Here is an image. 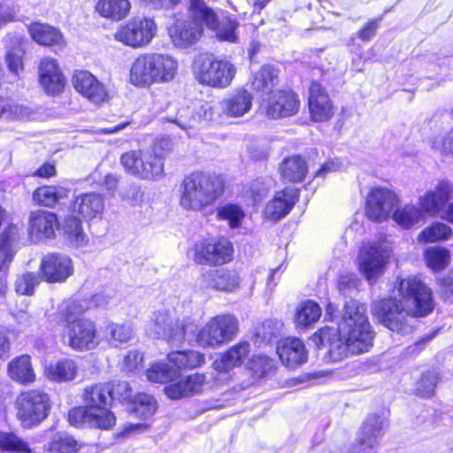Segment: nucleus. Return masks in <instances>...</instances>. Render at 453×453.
Returning <instances> with one entry per match:
<instances>
[{"instance_id": "obj_1", "label": "nucleus", "mask_w": 453, "mask_h": 453, "mask_svg": "<svg viewBox=\"0 0 453 453\" xmlns=\"http://www.w3.org/2000/svg\"><path fill=\"white\" fill-rule=\"evenodd\" d=\"M375 335L365 304L357 299H349L343 304L337 328L322 326L310 339L319 349L327 344L328 359L339 362L349 356L369 352L373 347Z\"/></svg>"}, {"instance_id": "obj_2", "label": "nucleus", "mask_w": 453, "mask_h": 453, "mask_svg": "<svg viewBox=\"0 0 453 453\" xmlns=\"http://www.w3.org/2000/svg\"><path fill=\"white\" fill-rule=\"evenodd\" d=\"M399 297L384 296L372 303V314L392 332L405 334L414 329L413 319L426 318L435 308L433 290L417 276L396 279Z\"/></svg>"}, {"instance_id": "obj_3", "label": "nucleus", "mask_w": 453, "mask_h": 453, "mask_svg": "<svg viewBox=\"0 0 453 453\" xmlns=\"http://www.w3.org/2000/svg\"><path fill=\"white\" fill-rule=\"evenodd\" d=\"M225 191L226 180L222 174L194 171L181 180L179 203L186 211L202 212L214 205Z\"/></svg>"}, {"instance_id": "obj_4", "label": "nucleus", "mask_w": 453, "mask_h": 453, "mask_svg": "<svg viewBox=\"0 0 453 453\" xmlns=\"http://www.w3.org/2000/svg\"><path fill=\"white\" fill-rule=\"evenodd\" d=\"M84 405L76 406L67 413L68 422L74 426L85 423L101 430H110L116 424V417L111 411V396L109 383H95L84 388Z\"/></svg>"}, {"instance_id": "obj_5", "label": "nucleus", "mask_w": 453, "mask_h": 453, "mask_svg": "<svg viewBox=\"0 0 453 453\" xmlns=\"http://www.w3.org/2000/svg\"><path fill=\"white\" fill-rule=\"evenodd\" d=\"M81 315V307L74 301H65L53 313L52 322L62 326V338L67 339V346L75 351H87L98 344L96 323Z\"/></svg>"}, {"instance_id": "obj_6", "label": "nucleus", "mask_w": 453, "mask_h": 453, "mask_svg": "<svg viewBox=\"0 0 453 453\" xmlns=\"http://www.w3.org/2000/svg\"><path fill=\"white\" fill-rule=\"evenodd\" d=\"M178 67L177 60L168 54L142 53L131 65L129 81L137 88H150L153 84L167 83L175 78Z\"/></svg>"}, {"instance_id": "obj_7", "label": "nucleus", "mask_w": 453, "mask_h": 453, "mask_svg": "<svg viewBox=\"0 0 453 453\" xmlns=\"http://www.w3.org/2000/svg\"><path fill=\"white\" fill-rule=\"evenodd\" d=\"M167 142L159 141L149 149H135L123 152L119 162L127 174L141 180L156 181L165 175V161L169 151Z\"/></svg>"}, {"instance_id": "obj_8", "label": "nucleus", "mask_w": 453, "mask_h": 453, "mask_svg": "<svg viewBox=\"0 0 453 453\" xmlns=\"http://www.w3.org/2000/svg\"><path fill=\"white\" fill-rule=\"evenodd\" d=\"M192 73L200 85L224 89L231 86L236 75V67L226 58L206 53L194 61Z\"/></svg>"}, {"instance_id": "obj_9", "label": "nucleus", "mask_w": 453, "mask_h": 453, "mask_svg": "<svg viewBox=\"0 0 453 453\" xmlns=\"http://www.w3.org/2000/svg\"><path fill=\"white\" fill-rule=\"evenodd\" d=\"M188 252L195 265L211 268L232 263L235 250L228 237L207 235L195 241Z\"/></svg>"}, {"instance_id": "obj_10", "label": "nucleus", "mask_w": 453, "mask_h": 453, "mask_svg": "<svg viewBox=\"0 0 453 453\" xmlns=\"http://www.w3.org/2000/svg\"><path fill=\"white\" fill-rule=\"evenodd\" d=\"M52 406L50 395L39 388L21 391L14 402L15 417L26 430L39 426L50 415Z\"/></svg>"}, {"instance_id": "obj_11", "label": "nucleus", "mask_w": 453, "mask_h": 453, "mask_svg": "<svg viewBox=\"0 0 453 453\" xmlns=\"http://www.w3.org/2000/svg\"><path fill=\"white\" fill-rule=\"evenodd\" d=\"M239 321L232 313L211 317L195 334L196 345L202 349H219L234 341L239 333Z\"/></svg>"}, {"instance_id": "obj_12", "label": "nucleus", "mask_w": 453, "mask_h": 453, "mask_svg": "<svg viewBox=\"0 0 453 453\" xmlns=\"http://www.w3.org/2000/svg\"><path fill=\"white\" fill-rule=\"evenodd\" d=\"M157 26L153 18L134 16L118 27L113 36L124 46L141 49L155 38Z\"/></svg>"}, {"instance_id": "obj_13", "label": "nucleus", "mask_w": 453, "mask_h": 453, "mask_svg": "<svg viewBox=\"0 0 453 453\" xmlns=\"http://www.w3.org/2000/svg\"><path fill=\"white\" fill-rule=\"evenodd\" d=\"M260 106L269 119H280L296 115L300 111L301 100L296 90L284 87L264 97Z\"/></svg>"}, {"instance_id": "obj_14", "label": "nucleus", "mask_w": 453, "mask_h": 453, "mask_svg": "<svg viewBox=\"0 0 453 453\" xmlns=\"http://www.w3.org/2000/svg\"><path fill=\"white\" fill-rule=\"evenodd\" d=\"M306 107L312 123H328L337 112V106L330 93L319 80L311 81L308 87Z\"/></svg>"}, {"instance_id": "obj_15", "label": "nucleus", "mask_w": 453, "mask_h": 453, "mask_svg": "<svg viewBox=\"0 0 453 453\" xmlns=\"http://www.w3.org/2000/svg\"><path fill=\"white\" fill-rule=\"evenodd\" d=\"M399 203V197L393 190L385 187H372L365 197V215L372 222L381 223L391 217Z\"/></svg>"}, {"instance_id": "obj_16", "label": "nucleus", "mask_w": 453, "mask_h": 453, "mask_svg": "<svg viewBox=\"0 0 453 453\" xmlns=\"http://www.w3.org/2000/svg\"><path fill=\"white\" fill-rule=\"evenodd\" d=\"M38 273L43 282L64 283L74 273L73 259L61 252H49L41 258Z\"/></svg>"}, {"instance_id": "obj_17", "label": "nucleus", "mask_w": 453, "mask_h": 453, "mask_svg": "<svg viewBox=\"0 0 453 453\" xmlns=\"http://www.w3.org/2000/svg\"><path fill=\"white\" fill-rule=\"evenodd\" d=\"M203 24L202 19H195L191 15L186 19H176L168 27V35L175 47L187 49L200 40Z\"/></svg>"}, {"instance_id": "obj_18", "label": "nucleus", "mask_w": 453, "mask_h": 453, "mask_svg": "<svg viewBox=\"0 0 453 453\" xmlns=\"http://www.w3.org/2000/svg\"><path fill=\"white\" fill-rule=\"evenodd\" d=\"M453 197V184L448 179L439 180L434 188L426 190L418 199V205L425 215H441Z\"/></svg>"}, {"instance_id": "obj_19", "label": "nucleus", "mask_w": 453, "mask_h": 453, "mask_svg": "<svg viewBox=\"0 0 453 453\" xmlns=\"http://www.w3.org/2000/svg\"><path fill=\"white\" fill-rule=\"evenodd\" d=\"M208 383L207 375L204 372H192L180 376L165 386L163 391L171 400L190 398L203 394Z\"/></svg>"}, {"instance_id": "obj_20", "label": "nucleus", "mask_w": 453, "mask_h": 453, "mask_svg": "<svg viewBox=\"0 0 453 453\" xmlns=\"http://www.w3.org/2000/svg\"><path fill=\"white\" fill-rule=\"evenodd\" d=\"M72 84L80 95L96 104H101L109 98L104 85L88 70L73 71Z\"/></svg>"}, {"instance_id": "obj_21", "label": "nucleus", "mask_w": 453, "mask_h": 453, "mask_svg": "<svg viewBox=\"0 0 453 453\" xmlns=\"http://www.w3.org/2000/svg\"><path fill=\"white\" fill-rule=\"evenodd\" d=\"M38 81L43 91L49 96H56L64 91L65 78L55 58L44 57L40 60Z\"/></svg>"}, {"instance_id": "obj_22", "label": "nucleus", "mask_w": 453, "mask_h": 453, "mask_svg": "<svg viewBox=\"0 0 453 453\" xmlns=\"http://www.w3.org/2000/svg\"><path fill=\"white\" fill-rule=\"evenodd\" d=\"M383 436L382 423L379 417L368 418L361 425L357 437L352 444L353 453H375Z\"/></svg>"}, {"instance_id": "obj_23", "label": "nucleus", "mask_w": 453, "mask_h": 453, "mask_svg": "<svg viewBox=\"0 0 453 453\" xmlns=\"http://www.w3.org/2000/svg\"><path fill=\"white\" fill-rule=\"evenodd\" d=\"M276 353L281 364L289 370H296L308 360V350L298 337L288 336L277 342Z\"/></svg>"}, {"instance_id": "obj_24", "label": "nucleus", "mask_w": 453, "mask_h": 453, "mask_svg": "<svg viewBox=\"0 0 453 453\" xmlns=\"http://www.w3.org/2000/svg\"><path fill=\"white\" fill-rule=\"evenodd\" d=\"M280 82V68L273 64L265 63L251 74L248 84L255 95L264 98L276 90Z\"/></svg>"}, {"instance_id": "obj_25", "label": "nucleus", "mask_w": 453, "mask_h": 453, "mask_svg": "<svg viewBox=\"0 0 453 453\" xmlns=\"http://www.w3.org/2000/svg\"><path fill=\"white\" fill-rule=\"evenodd\" d=\"M299 193V188L291 187H285L275 192L264 210L265 217L273 221H279L286 217L298 202Z\"/></svg>"}, {"instance_id": "obj_26", "label": "nucleus", "mask_w": 453, "mask_h": 453, "mask_svg": "<svg viewBox=\"0 0 453 453\" xmlns=\"http://www.w3.org/2000/svg\"><path fill=\"white\" fill-rule=\"evenodd\" d=\"M388 261L376 244L364 247L359 253V271L365 279L373 282L383 273Z\"/></svg>"}, {"instance_id": "obj_27", "label": "nucleus", "mask_w": 453, "mask_h": 453, "mask_svg": "<svg viewBox=\"0 0 453 453\" xmlns=\"http://www.w3.org/2000/svg\"><path fill=\"white\" fill-rule=\"evenodd\" d=\"M250 344L242 340L232 345L212 363L213 369L219 373H227L234 368L242 366L249 359Z\"/></svg>"}, {"instance_id": "obj_28", "label": "nucleus", "mask_w": 453, "mask_h": 453, "mask_svg": "<svg viewBox=\"0 0 453 453\" xmlns=\"http://www.w3.org/2000/svg\"><path fill=\"white\" fill-rule=\"evenodd\" d=\"M69 209L71 213L84 220H91L103 214L104 199L101 194L96 192L81 193L73 196Z\"/></svg>"}, {"instance_id": "obj_29", "label": "nucleus", "mask_w": 453, "mask_h": 453, "mask_svg": "<svg viewBox=\"0 0 453 453\" xmlns=\"http://www.w3.org/2000/svg\"><path fill=\"white\" fill-rule=\"evenodd\" d=\"M207 270L202 274V280L209 288L233 292L240 287V276L236 270L218 266Z\"/></svg>"}, {"instance_id": "obj_30", "label": "nucleus", "mask_w": 453, "mask_h": 453, "mask_svg": "<svg viewBox=\"0 0 453 453\" xmlns=\"http://www.w3.org/2000/svg\"><path fill=\"white\" fill-rule=\"evenodd\" d=\"M58 226L55 212L41 210L32 211L28 220V234L37 240L51 239L55 237V230Z\"/></svg>"}, {"instance_id": "obj_31", "label": "nucleus", "mask_w": 453, "mask_h": 453, "mask_svg": "<svg viewBox=\"0 0 453 453\" xmlns=\"http://www.w3.org/2000/svg\"><path fill=\"white\" fill-rule=\"evenodd\" d=\"M79 372L77 361L70 357H60L43 366V376L51 382H70L76 379Z\"/></svg>"}, {"instance_id": "obj_32", "label": "nucleus", "mask_w": 453, "mask_h": 453, "mask_svg": "<svg viewBox=\"0 0 453 453\" xmlns=\"http://www.w3.org/2000/svg\"><path fill=\"white\" fill-rule=\"evenodd\" d=\"M253 96L244 87L237 88L221 103L222 114L228 118H239L248 113L252 107Z\"/></svg>"}, {"instance_id": "obj_33", "label": "nucleus", "mask_w": 453, "mask_h": 453, "mask_svg": "<svg viewBox=\"0 0 453 453\" xmlns=\"http://www.w3.org/2000/svg\"><path fill=\"white\" fill-rule=\"evenodd\" d=\"M166 361L174 372L192 371L201 368L206 363L205 354L192 349L172 350L166 355Z\"/></svg>"}, {"instance_id": "obj_34", "label": "nucleus", "mask_w": 453, "mask_h": 453, "mask_svg": "<svg viewBox=\"0 0 453 453\" xmlns=\"http://www.w3.org/2000/svg\"><path fill=\"white\" fill-rule=\"evenodd\" d=\"M32 41L43 47H56L65 44V39L59 28L41 21H32L27 26Z\"/></svg>"}, {"instance_id": "obj_35", "label": "nucleus", "mask_w": 453, "mask_h": 453, "mask_svg": "<svg viewBox=\"0 0 453 453\" xmlns=\"http://www.w3.org/2000/svg\"><path fill=\"white\" fill-rule=\"evenodd\" d=\"M308 172V164L300 154H294L285 157L279 165L280 179L288 183H300L303 181Z\"/></svg>"}, {"instance_id": "obj_36", "label": "nucleus", "mask_w": 453, "mask_h": 453, "mask_svg": "<svg viewBox=\"0 0 453 453\" xmlns=\"http://www.w3.org/2000/svg\"><path fill=\"white\" fill-rule=\"evenodd\" d=\"M154 323L155 326H158L155 333L161 335L166 342H184L186 341L188 324L185 321L160 315Z\"/></svg>"}, {"instance_id": "obj_37", "label": "nucleus", "mask_w": 453, "mask_h": 453, "mask_svg": "<svg viewBox=\"0 0 453 453\" xmlns=\"http://www.w3.org/2000/svg\"><path fill=\"white\" fill-rule=\"evenodd\" d=\"M7 372L12 380L21 385L31 384L36 380L31 357L27 354H22L11 360L8 364Z\"/></svg>"}, {"instance_id": "obj_38", "label": "nucleus", "mask_w": 453, "mask_h": 453, "mask_svg": "<svg viewBox=\"0 0 453 453\" xmlns=\"http://www.w3.org/2000/svg\"><path fill=\"white\" fill-rule=\"evenodd\" d=\"M95 10L98 15L111 21H121L130 13L129 0H97Z\"/></svg>"}, {"instance_id": "obj_39", "label": "nucleus", "mask_w": 453, "mask_h": 453, "mask_svg": "<svg viewBox=\"0 0 453 453\" xmlns=\"http://www.w3.org/2000/svg\"><path fill=\"white\" fill-rule=\"evenodd\" d=\"M69 193V188L65 187L43 185L33 191L32 197L38 205L54 208L60 200L66 199Z\"/></svg>"}, {"instance_id": "obj_40", "label": "nucleus", "mask_w": 453, "mask_h": 453, "mask_svg": "<svg viewBox=\"0 0 453 453\" xmlns=\"http://www.w3.org/2000/svg\"><path fill=\"white\" fill-rule=\"evenodd\" d=\"M19 230L15 224H8L0 234V271L8 267L13 258V242L19 241Z\"/></svg>"}, {"instance_id": "obj_41", "label": "nucleus", "mask_w": 453, "mask_h": 453, "mask_svg": "<svg viewBox=\"0 0 453 453\" xmlns=\"http://www.w3.org/2000/svg\"><path fill=\"white\" fill-rule=\"evenodd\" d=\"M425 216L423 211L420 210V206L407 203L401 207H395L391 218L402 228L410 229L418 225Z\"/></svg>"}, {"instance_id": "obj_42", "label": "nucleus", "mask_w": 453, "mask_h": 453, "mask_svg": "<svg viewBox=\"0 0 453 453\" xmlns=\"http://www.w3.org/2000/svg\"><path fill=\"white\" fill-rule=\"evenodd\" d=\"M452 233V228L448 224L434 221L419 232L417 240L421 243H435L448 241Z\"/></svg>"}, {"instance_id": "obj_43", "label": "nucleus", "mask_w": 453, "mask_h": 453, "mask_svg": "<svg viewBox=\"0 0 453 453\" xmlns=\"http://www.w3.org/2000/svg\"><path fill=\"white\" fill-rule=\"evenodd\" d=\"M0 452L2 453H35L29 443L17 432L0 430Z\"/></svg>"}, {"instance_id": "obj_44", "label": "nucleus", "mask_w": 453, "mask_h": 453, "mask_svg": "<svg viewBox=\"0 0 453 453\" xmlns=\"http://www.w3.org/2000/svg\"><path fill=\"white\" fill-rule=\"evenodd\" d=\"M426 265L434 273H439L447 268L451 260L450 251L441 246L426 248L423 252Z\"/></svg>"}, {"instance_id": "obj_45", "label": "nucleus", "mask_w": 453, "mask_h": 453, "mask_svg": "<svg viewBox=\"0 0 453 453\" xmlns=\"http://www.w3.org/2000/svg\"><path fill=\"white\" fill-rule=\"evenodd\" d=\"M63 231L72 244L82 247L88 242V238L82 227L81 218L70 212L64 219Z\"/></svg>"}, {"instance_id": "obj_46", "label": "nucleus", "mask_w": 453, "mask_h": 453, "mask_svg": "<svg viewBox=\"0 0 453 453\" xmlns=\"http://www.w3.org/2000/svg\"><path fill=\"white\" fill-rule=\"evenodd\" d=\"M320 316V306L314 301L306 300L296 308L295 323L297 327L308 328L316 323Z\"/></svg>"}, {"instance_id": "obj_47", "label": "nucleus", "mask_w": 453, "mask_h": 453, "mask_svg": "<svg viewBox=\"0 0 453 453\" xmlns=\"http://www.w3.org/2000/svg\"><path fill=\"white\" fill-rule=\"evenodd\" d=\"M188 11L191 17L202 19L208 28L211 30L219 28L218 15L212 8L206 4L204 0H190Z\"/></svg>"}, {"instance_id": "obj_48", "label": "nucleus", "mask_w": 453, "mask_h": 453, "mask_svg": "<svg viewBox=\"0 0 453 453\" xmlns=\"http://www.w3.org/2000/svg\"><path fill=\"white\" fill-rule=\"evenodd\" d=\"M129 404L132 405V411L136 417L142 419L151 418L157 409L155 397L143 392L136 393Z\"/></svg>"}, {"instance_id": "obj_49", "label": "nucleus", "mask_w": 453, "mask_h": 453, "mask_svg": "<svg viewBox=\"0 0 453 453\" xmlns=\"http://www.w3.org/2000/svg\"><path fill=\"white\" fill-rule=\"evenodd\" d=\"M439 374L434 370L423 372L415 384V395L422 398H431L435 395Z\"/></svg>"}, {"instance_id": "obj_50", "label": "nucleus", "mask_w": 453, "mask_h": 453, "mask_svg": "<svg viewBox=\"0 0 453 453\" xmlns=\"http://www.w3.org/2000/svg\"><path fill=\"white\" fill-rule=\"evenodd\" d=\"M249 368L252 376L263 379L275 374L277 366L275 361L265 355H254L250 360Z\"/></svg>"}, {"instance_id": "obj_51", "label": "nucleus", "mask_w": 453, "mask_h": 453, "mask_svg": "<svg viewBox=\"0 0 453 453\" xmlns=\"http://www.w3.org/2000/svg\"><path fill=\"white\" fill-rule=\"evenodd\" d=\"M216 217L219 220L227 221L231 229H236L242 226L245 213L239 204L229 203L217 209Z\"/></svg>"}, {"instance_id": "obj_52", "label": "nucleus", "mask_w": 453, "mask_h": 453, "mask_svg": "<svg viewBox=\"0 0 453 453\" xmlns=\"http://www.w3.org/2000/svg\"><path fill=\"white\" fill-rule=\"evenodd\" d=\"M174 369L167 362H154L146 370L147 380L152 383L169 384L173 382V375Z\"/></svg>"}, {"instance_id": "obj_53", "label": "nucleus", "mask_w": 453, "mask_h": 453, "mask_svg": "<svg viewBox=\"0 0 453 453\" xmlns=\"http://www.w3.org/2000/svg\"><path fill=\"white\" fill-rule=\"evenodd\" d=\"M42 281L39 273L26 272L16 278L14 288L19 296H31Z\"/></svg>"}, {"instance_id": "obj_54", "label": "nucleus", "mask_w": 453, "mask_h": 453, "mask_svg": "<svg viewBox=\"0 0 453 453\" xmlns=\"http://www.w3.org/2000/svg\"><path fill=\"white\" fill-rule=\"evenodd\" d=\"M109 342L114 346L127 343L133 336V329L127 324L110 323L106 326Z\"/></svg>"}, {"instance_id": "obj_55", "label": "nucleus", "mask_w": 453, "mask_h": 453, "mask_svg": "<svg viewBox=\"0 0 453 453\" xmlns=\"http://www.w3.org/2000/svg\"><path fill=\"white\" fill-rule=\"evenodd\" d=\"M108 383L112 400L116 399L120 403H130L134 398L133 388L128 381L113 380Z\"/></svg>"}, {"instance_id": "obj_56", "label": "nucleus", "mask_w": 453, "mask_h": 453, "mask_svg": "<svg viewBox=\"0 0 453 453\" xmlns=\"http://www.w3.org/2000/svg\"><path fill=\"white\" fill-rule=\"evenodd\" d=\"M254 204L260 203L269 194V188L262 181H252L248 189Z\"/></svg>"}, {"instance_id": "obj_57", "label": "nucleus", "mask_w": 453, "mask_h": 453, "mask_svg": "<svg viewBox=\"0 0 453 453\" xmlns=\"http://www.w3.org/2000/svg\"><path fill=\"white\" fill-rule=\"evenodd\" d=\"M143 356L138 350L128 351L123 359L124 368L127 372H135L142 367Z\"/></svg>"}, {"instance_id": "obj_58", "label": "nucleus", "mask_w": 453, "mask_h": 453, "mask_svg": "<svg viewBox=\"0 0 453 453\" xmlns=\"http://www.w3.org/2000/svg\"><path fill=\"white\" fill-rule=\"evenodd\" d=\"M380 20V16L375 19H369L365 25H363L357 30V37L363 42H367L371 40L379 27Z\"/></svg>"}, {"instance_id": "obj_59", "label": "nucleus", "mask_w": 453, "mask_h": 453, "mask_svg": "<svg viewBox=\"0 0 453 453\" xmlns=\"http://www.w3.org/2000/svg\"><path fill=\"white\" fill-rule=\"evenodd\" d=\"M20 51L19 49H12L9 50L5 56L8 69L15 74H18L19 71L23 70V60Z\"/></svg>"}, {"instance_id": "obj_60", "label": "nucleus", "mask_w": 453, "mask_h": 453, "mask_svg": "<svg viewBox=\"0 0 453 453\" xmlns=\"http://www.w3.org/2000/svg\"><path fill=\"white\" fill-rule=\"evenodd\" d=\"M57 175L55 162L46 161L35 170L31 176L40 179H50Z\"/></svg>"}, {"instance_id": "obj_61", "label": "nucleus", "mask_w": 453, "mask_h": 453, "mask_svg": "<svg viewBox=\"0 0 453 453\" xmlns=\"http://www.w3.org/2000/svg\"><path fill=\"white\" fill-rule=\"evenodd\" d=\"M358 280L353 273H343L339 274L336 281V288L339 291H344L351 287H356Z\"/></svg>"}, {"instance_id": "obj_62", "label": "nucleus", "mask_w": 453, "mask_h": 453, "mask_svg": "<svg viewBox=\"0 0 453 453\" xmlns=\"http://www.w3.org/2000/svg\"><path fill=\"white\" fill-rule=\"evenodd\" d=\"M11 350V340L9 332L4 327H0V359L9 356Z\"/></svg>"}, {"instance_id": "obj_63", "label": "nucleus", "mask_w": 453, "mask_h": 453, "mask_svg": "<svg viewBox=\"0 0 453 453\" xmlns=\"http://www.w3.org/2000/svg\"><path fill=\"white\" fill-rule=\"evenodd\" d=\"M338 167V164L334 159L328 158L313 173V179L325 178L327 173L337 171Z\"/></svg>"}, {"instance_id": "obj_64", "label": "nucleus", "mask_w": 453, "mask_h": 453, "mask_svg": "<svg viewBox=\"0 0 453 453\" xmlns=\"http://www.w3.org/2000/svg\"><path fill=\"white\" fill-rule=\"evenodd\" d=\"M438 285L444 295L453 296V273L440 278Z\"/></svg>"}]
</instances>
